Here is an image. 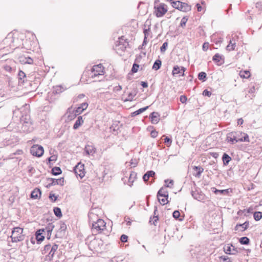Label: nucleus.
Listing matches in <instances>:
<instances>
[{
    "label": "nucleus",
    "instance_id": "1",
    "mask_svg": "<svg viewBox=\"0 0 262 262\" xmlns=\"http://www.w3.org/2000/svg\"><path fill=\"white\" fill-rule=\"evenodd\" d=\"M105 222L102 219H98L96 222H94L92 225V232L93 234H97L101 233L105 229Z\"/></svg>",
    "mask_w": 262,
    "mask_h": 262
},
{
    "label": "nucleus",
    "instance_id": "2",
    "mask_svg": "<svg viewBox=\"0 0 262 262\" xmlns=\"http://www.w3.org/2000/svg\"><path fill=\"white\" fill-rule=\"evenodd\" d=\"M23 228L18 227L14 228L11 236L12 242L17 243L23 241L25 238V235L23 234Z\"/></svg>",
    "mask_w": 262,
    "mask_h": 262
},
{
    "label": "nucleus",
    "instance_id": "3",
    "mask_svg": "<svg viewBox=\"0 0 262 262\" xmlns=\"http://www.w3.org/2000/svg\"><path fill=\"white\" fill-rule=\"evenodd\" d=\"M171 6L180 11L183 12H188L191 10V7L188 4L185 3H183L180 1H172L171 2Z\"/></svg>",
    "mask_w": 262,
    "mask_h": 262
},
{
    "label": "nucleus",
    "instance_id": "4",
    "mask_svg": "<svg viewBox=\"0 0 262 262\" xmlns=\"http://www.w3.org/2000/svg\"><path fill=\"white\" fill-rule=\"evenodd\" d=\"M242 135V132H233L227 135V139L228 142H231L232 144H235L238 142H242L241 136Z\"/></svg>",
    "mask_w": 262,
    "mask_h": 262
},
{
    "label": "nucleus",
    "instance_id": "5",
    "mask_svg": "<svg viewBox=\"0 0 262 262\" xmlns=\"http://www.w3.org/2000/svg\"><path fill=\"white\" fill-rule=\"evenodd\" d=\"M91 72L93 73L92 78H95L97 76H102L104 74V68L101 64L95 65L93 67Z\"/></svg>",
    "mask_w": 262,
    "mask_h": 262
},
{
    "label": "nucleus",
    "instance_id": "6",
    "mask_svg": "<svg viewBox=\"0 0 262 262\" xmlns=\"http://www.w3.org/2000/svg\"><path fill=\"white\" fill-rule=\"evenodd\" d=\"M156 15L160 17L163 16L167 11V6L163 3H161L157 6H155Z\"/></svg>",
    "mask_w": 262,
    "mask_h": 262
},
{
    "label": "nucleus",
    "instance_id": "7",
    "mask_svg": "<svg viewBox=\"0 0 262 262\" xmlns=\"http://www.w3.org/2000/svg\"><path fill=\"white\" fill-rule=\"evenodd\" d=\"M31 154L34 156L40 157L43 154V148L38 145H34L30 149Z\"/></svg>",
    "mask_w": 262,
    "mask_h": 262
},
{
    "label": "nucleus",
    "instance_id": "8",
    "mask_svg": "<svg viewBox=\"0 0 262 262\" xmlns=\"http://www.w3.org/2000/svg\"><path fill=\"white\" fill-rule=\"evenodd\" d=\"M186 71V68L183 67H179L178 66H174L173 68L172 74L175 77H180L181 76L184 75V72Z\"/></svg>",
    "mask_w": 262,
    "mask_h": 262
},
{
    "label": "nucleus",
    "instance_id": "9",
    "mask_svg": "<svg viewBox=\"0 0 262 262\" xmlns=\"http://www.w3.org/2000/svg\"><path fill=\"white\" fill-rule=\"evenodd\" d=\"M84 164L81 163H78L74 168V171L76 175L78 176L80 178H82L84 176Z\"/></svg>",
    "mask_w": 262,
    "mask_h": 262
},
{
    "label": "nucleus",
    "instance_id": "10",
    "mask_svg": "<svg viewBox=\"0 0 262 262\" xmlns=\"http://www.w3.org/2000/svg\"><path fill=\"white\" fill-rule=\"evenodd\" d=\"M45 230L42 229H38L36 231L35 233L36 235V239L37 241V244H40L42 241H43L45 239V236L43 235L45 234Z\"/></svg>",
    "mask_w": 262,
    "mask_h": 262
},
{
    "label": "nucleus",
    "instance_id": "11",
    "mask_svg": "<svg viewBox=\"0 0 262 262\" xmlns=\"http://www.w3.org/2000/svg\"><path fill=\"white\" fill-rule=\"evenodd\" d=\"M124 38V37L123 36L119 37V41H118V43L116 45V46H118L122 51H124L126 49L127 46L128 45V42L126 41Z\"/></svg>",
    "mask_w": 262,
    "mask_h": 262
},
{
    "label": "nucleus",
    "instance_id": "12",
    "mask_svg": "<svg viewBox=\"0 0 262 262\" xmlns=\"http://www.w3.org/2000/svg\"><path fill=\"white\" fill-rule=\"evenodd\" d=\"M152 124H157L160 120V114L158 112H154L149 116Z\"/></svg>",
    "mask_w": 262,
    "mask_h": 262
},
{
    "label": "nucleus",
    "instance_id": "13",
    "mask_svg": "<svg viewBox=\"0 0 262 262\" xmlns=\"http://www.w3.org/2000/svg\"><path fill=\"white\" fill-rule=\"evenodd\" d=\"M249 226V222L246 221L243 224H237L234 228L235 231H244L246 230Z\"/></svg>",
    "mask_w": 262,
    "mask_h": 262
},
{
    "label": "nucleus",
    "instance_id": "14",
    "mask_svg": "<svg viewBox=\"0 0 262 262\" xmlns=\"http://www.w3.org/2000/svg\"><path fill=\"white\" fill-rule=\"evenodd\" d=\"M88 104L87 103H82L81 104L80 106H78L75 111L74 116L75 117L82 113V112L88 107Z\"/></svg>",
    "mask_w": 262,
    "mask_h": 262
},
{
    "label": "nucleus",
    "instance_id": "15",
    "mask_svg": "<svg viewBox=\"0 0 262 262\" xmlns=\"http://www.w3.org/2000/svg\"><path fill=\"white\" fill-rule=\"evenodd\" d=\"M224 251L226 254H235L237 251L234 248V247L231 245L230 246H225L224 248Z\"/></svg>",
    "mask_w": 262,
    "mask_h": 262
},
{
    "label": "nucleus",
    "instance_id": "16",
    "mask_svg": "<svg viewBox=\"0 0 262 262\" xmlns=\"http://www.w3.org/2000/svg\"><path fill=\"white\" fill-rule=\"evenodd\" d=\"M54 228V226L53 225V224L50 223L45 228H43L45 230V234H46V233L47 234V238L49 239L50 238L52 231L53 230Z\"/></svg>",
    "mask_w": 262,
    "mask_h": 262
},
{
    "label": "nucleus",
    "instance_id": "17",
    "mask_svg": "<svg viewBox=\"0 0 262 262\" xmlns=\"http://www.w3.org/2000/svg\"><path fill=\"white\" fill-rule=\"evenodd\" d=\"M84 151L87 155H93L96 152V148L92 145H86L84 148Z\"/></svg>",
    "mask_w": 262,
    "mask_h": 262
},
{
    "label": "nucleus",
    "instance_id": "18",
    "mask_svg": "<svg viewBox=\"0 0 262 262\" xmlns=\"http://www.w3.org/2000/svg\"><path fill=\"white\" fill-rule=\"evenodd\" d=\"M49 181H51V185H60L61 186H63L64 185V179L63 178H61L58 179H53V178H49L48 179Z\"/></svg>",
    "mask_w": 262,
    "mask_h": 262
},
{
    "label": "nucleus",
    "instance_id": "19",
    "mask_svg": "<svg viewBox=\"0 0 262 262\" xmlns=\"http://www.w3.org/2000/svg\"><path fill=\"white\" fill-rule=\"evenodd\" d=\"M159 197H163V198H168V192L166 189L164 187H162L158 191L157 193V198Z\"/></svg>",
    "mask_w": 262,
    "mask_h": 262
},
{
    "label": "nucleus",
    "instance_id": "20",
    "mask_svg": "<svg viewBox=\"0 0 262 262\" xmlns=\"http://www.w3.org/2000/svg\"><path fill=\"white\" fill-rule=\"evenodd\" d=\"M41 190L38 188L34 189L31 193V198L33 199H37L40 198L41 196Z\"/></svg>",
    "mask_w": 262,
    "mask_h": 262
},
{
    "label": "nucleus",
    "instance_id": "21",
    "mask_svg": "<svg viewBox=\"0 0 262 262\" xmlns=\"http://www.w3.org/2000/svg\"><path fill=\"white\" fill-rule=\"evenodd\" d=\"M155 175V172L152 170H149L146 172L143 177V179L145 182H147L150 177H154Z\"/></svg>",
    "mask_w": 262,
    "mask_h": 262
},
{
    "label": "nucleus",
    "instance_id": "22",
    "mask_svg": "<svg viewBox=\"0 0 262 262\" xmlns=\"http://www.w3.org/2000/svg\"><path fill=\"white\" fill-rule=\"evenodd\" d=\"M20 122L21 123H27V124H32V121L30 119V117L29 115H26L25 116H23L20 118Z\"/></svg>",
    "mask_w": 262,
    "mask_h": 262
},
{
    "label": "nucleus",
    "instance_id": "23",
    "mask_svg": "<svg viewBox=\"0 0 262 262\" xmlns=\"http://www.w3.org/2000/svg\"><path fill=\"white\" fill-rule=\"evenodd\" d=\"M58 247V246L56 244L53 245L51 247L48 255L50 258V260L52 259V258H53L55 252L57 251Z\"/></svg>",
    "mask_w": 262,
    "mask_h": 262
},
{
    "label": "nucleus",
    "instance_id": "24",
    "mask_svg": "<svg viewBox=\"0 0 262 262\" xmlns=\"http://www.w3.org/2000/svg\"><path fill=\"white\" fill-rule=\"evenodd\" d=\"M83 123V120L82 119V116H78L77 120L75 122L73 125V128L74 129H77L80 126L82 125Z\"/></svg>",
    "mask_w": 262,
    "mask_h": 262
},
{
    "label": "nucleus",
    "instance_id": "25",
    "mask_svg": "<svg viewBox=\"0 0 262 262\" xmlns=\"http://www.w3.org/2000/svg\"><path fill=\"white\" fill-rule=\"evenodd\" d=\"M193 169L196 171L195 174H194V176L196 177L200 178L201 175V173L203 172L204 169L201 166H194L193 167Z\"/></svg>",
    "mask_w": 262,
    "mask_h": 262
},
{
    "label": "nucleus",
    "instance_id": "26",
    "mask_svg": "<svg viewBox=\"0 0 262 262\" xmlns=\"http://www.w3.org/2000/svg\"><path fill=\"white\" fill-rule=\"evenodd\" d=\"M21 129L24 132H30L32 130V124H27V123H21Z\"/></svg>",
    "mask_w": 262,
    "mask_h": 262
},
{
    "label": "nucleus",
    "instance_id": "27",
    "mask_svg": "<svg viewBox=\"0 0 262 262\" xmlns=\"http://www.w3.org/2000/svg\"><path fill=\"white\" fill-rule=\"evenodd\" d=\"M222 160L223 161V163L225 165H227L229 164V162L231 161V157L226 153H224L222 157Z\"/></svg>",
    "mask_w": 262,
    "mask_h": 262
},
{
    "label": "nucleus",
    "instance_id": "28",
    "mask_svg": "<svg viewBox=\"0 0 262 262\" xmlns=\"http://www.w3.org/2000/svg\"><path fill=\"white\" fill-rule=\"evenodd\" d=\"M239 75L240 77L242 78H248L250 77V73L249 71H241Z\"/></svg>",
    "mask_w": 262,
    "mask_h": 262
},
{
    "label": "nucleus",
    "instance_id": "29",
    "mask_svg": "<svg viewBox=\"0 0 262 262\" xmlns=\"http://www.w3.org/2000/svg\"><path fill=\"white\" fill-rule=\"evenodd\" d=\"M62 171L60 167H54L52 169V173L54 176H57L61 174Z\"/></svg>",
    "mask_w": 262,
    "mask_h": 262
},
{
    "label": "nucleus",
    "instance_id": "30",
    "mask_svg": "<svg viewBox=\"0 0 262 262\" xmlns=\"http://www.w3.org/2000/svg\"><path fill=\"white\" fill-rule=\"evenodd\" d=\"M161 64H162V62L160 60H159V59L156 60L154 63V65L152 66V69L155 70H159L161 66Z\"/></svg>",
    "mask_w": 262,
    "mask_h": 262
},
{
    "label": "nucleus",
    "instance_id": "31",
    "mask_svg": "<svg viewBox=\"0 0 262 262\" xmlns=\"http://www.w3.org/2000/svg\"><path fill=\"white\" fill-rule=\"evenodd\" d=\"M54 213L55 215L58 217H61L62 216V212L60 208L56 207L53 209Z\"/></svg>",
    "mask_w": 262,
    "mask_h": 262
},
{
    "label": "nucleus",
    "instance_id": "32",
    "mask_svg": "<svg viewBox=\"0 0 262 262\" xmlns=\"http://www.w3.org/2000/svg\"><path fill=\"white\" fill-rule=\"evenodd\" d=\"M236 47V43H232V41L230 40L229 43L226 47V50L228 51H233L235 49V47Z\"/></svg>",
    "mask_w": 262,
    "mask_h": 262
},
{
    "label": "nucleus",
    "instance_id": "33",
    "mask_svg": "<svg viewBox=\"0 0 262 262\" xmlns=\"http://www.w3.org/2000/svg\"><path fill=\"white\" fill-rule=\"evenodd\" d=\"M148 108V106H146V107H143V108H141L139 110H138L137 111L133 112L132 113V115L133 116H137L138 115H139L141 113L144 112V111H145L147 108Z\"/></svg>",
    "mask_w": 262,
    "mask_h": 262
},
{
    "label": "nucleus",
    "instance_id": "34",
    "mask_svg": "<svg viewBox=\"0 0 262 262\" xmlns=\"http://www.w3.org/2000/svg\"><path fill=\"white\" fill-rule=\"evenodd\" d=\"M239 242L242 245H248L250 243V239L247 237L244 236L240 238Z\"/></svg>",
    "mask_w": 262,
    "mask_h": 262
},
{
    "label": "nucleus",
    "instance_id": "35",
    "mask_svg": "<svg viewBox=\"0 0 262 262\" xmlns=\"http://www.w3.org/2000/svg\"><path fill=\"white\" fill-rule=\"evenodd\" d=\"M222 59L223 56L218 53L215 54L212 58V60L217 63L220 62Z\"/></svg>",
    "mask_w": 262,
    "mask_h": 262
},
{
    "label": "nucleus",
    "instance_id": "36",
    "mask_svg": "<svg viewBox=\"0 0 262 262\" xmlns=\"http://www.w3.org/2000/svg\"><path fill=\"white\" fill-rule=\"evenodd\" d=\"M110 262H125L122 256H115L113 257Z\"/></svg>",
    "mask_w": 262,
    "mask_h": 262
},
{
    "label": "nucleus",
    "instance_id": "37",
    "mask_svg": "<svg viewBox=\"0 0 262 262\" xmlns=\"http://www.w3.org/2000/svg\"><path fill=\"white\" fill-rule=\"evenodd\" d=\"M207 74L204 72H201L198 74V78L200 80L204 81L206 79Z\"/></svg>",
    "mask_w": 262,
    "mask_h": 262
},
{
    "label": "nucleus",
    "instance_id": "38",
    "mask_svg": "<svg viewBox=\"0 0 262 262\" xmlns=\"http://www.w3.org/2000/svg\"><path fill=\"white\" fill-rule=\"evenodd\" d=\"M253 217L256 221H259L262 218V212H255L253 214Z\"/></svg>",
    "mask_w": 262,
    "mask_h": 262
},
{
    "label": "nucleus",
    "instance_id": "39",
    "mask_svg": "<svg viewBox=\"0 0 262 262\" xmlns=\"http://www.w3.org/2000/svg\"><path fill=\"white\" fill-rule=\"evenodd\" d=\"M220 259H223L225 262H232V259L227 256H221Z\"/></svg>",
    "mask_w": 262,
    "mask_h": 262
},
{
    "label": "nucleus",
    "instance_id": "40",
    "mask_svg": "<svg viewBox=\"0 0 262 262\" xmlns=\"http://www.w3.org/2000/svg\"><path fill=\"white\" fill-rule=\"evenodd\" d=\"M241 139L242 140V142L249 141V136L247 134L242 133V135L241 136Z\"/></svg>",
    "mask_w": 262,
    "mask_h": 262
},
{
    "label": "nucleus",
    "instance_id": "41",
    "mask_svg": "<svg viewBox=\"0 0 262 262\" xmlns=\"http://www.w3.org/2000/svg\"><path fill=\"white\" fill-rule=\"evenodd\" d=\"M167 199L168 198H164L163 199H161L160 197L158 198L159 202L162 205H164L168 202V201H167Z\"/></svg>",
    "mask_w": 262,
    "mask_h": 262
},
{
    "label": "nucleus",
    "instance_id": "42",
    "mask_svg": "<svg viewBox=\"0 0 262 262\" xmlns=\"http://www.w3.org/2000/svg\"><path fill=\"white\" fill-rule=\"evenodd\" d=\"M213 189H215V190L214 191V192L216 194H217V193H220L221 194H226L228 192V189L218 190V189H215L214 188H213Z\"/></svg>",
    "mask_w": 262,
    "mask_h": 262
},
{
    "label": "nucleus",
    "instance_id": "43",
    "mask_svg": "<svg viewBox=\"0 0 262 262\" xmlns=\"http://www.w3.org/2000/svg\"><path fill=\"white\" fill-rule=\"evenodd\" d=\"M136 176V173L134 172H132L130 174V176H129V179H128V182L129 183H133L134 181V179L135 178V177Z\"/></svg>",
    "mask_w": 262,
    "mask_h": 262
},
{
    "label": "nucleus",
    "instance_id": "44",
    "mask_svg": "<svg viewBox=\"0 0 262 262\" xmlns=\"http://www.w3.org/2000/svg\"><path fill=\"white\" fill-rule=\"evenodd\" d=\"M139 68V65L138 64L134 63L133 65L131 71L134 73H136V72H137Z\"/></svg>",
    "mask_w": 262,
    "mask_h": 262
},
{
    "label": "nucleus",
    "instance_id": "45",
    "mask_svg": "<svg viewBox=\"0 0 262 262\" xmlns=\"http://www.w3.org/2000/svg\"><path fill=\"white\" fill-rule=\"evenodd\" d=\"M168 46V43L167 42H165L163 43L162 46L160 48V51L162 53H164Z\"/></svg>",
    "mask_w": 262,
    "mask_h": 262
},
{
    "label": "nucleus",
    "instance_id": "46",
    "mask_svg": "<svg viewBox=\"0 0 262 262\" xmlns=\"http://www.w3.org/2000/svg\"><path fill=\"white\" fill-rule=\"evenodd\" d=\"M187 20L188 18L186 17H183L181 20L180 26L182 27H185Z\"/></svg>",
    "mask_w": 262,
    "mask_h": 262
},
{
    "label": "nucleus",
    "instance_id": "47",
    "mask_svg": "<svg viewBox=\"0 0 262 262\" xmlns=\"http://www.w3.org/2000/svg\"><path fill=\"white\" fill-rule=\"evenodd\" d=\"M18 78L20 80H23L26 77V74L22 71H19L18 74Z\"/></svg>",
    "mask_w": 262,
    "mask_h": 262
},
{
    "label": "nucleus",
    "instance_id": "48",
    "mask_svg": "<svg viewBox=\"0 0 262 262\" xmlns=\"http://www.w3.org/2000/svg\"><path fill=\"white\" fill-rule=\"evenodd\" d=\"M67 229V226L64 223H62L60 224V229H59V232H61L62 231H65V230Z\"/></svg>",
    "mask_w": 262,
    "mask_h": 262
},
{
    "label": "nucleus",
    "instance_id": "49",
    "mask_svg": "<svg viewBox=\"0 0 262 262\" xmlns=\"http://www.w3.org/2000/svg\"><path fill=\"white\" fill-rule=\"evenodd\" d=\"M173 217L176 219H178L180 216V213L178 210H176L173 212Z\"/></svg>",
    "mask_w": 262,
    "mask_h": 262
},
{
    "label": "nucleus",
    "instance_id": "50",
    "mask_svg": "<svg viewBox=\"0 0 262 262\" xmlns=\"http://www.w3.org/2000/svg\"><path fill=\"white\" fill-rule=\"evenodd\" d=\"M128 236L125 234H122L120 237V240L123 243H126L127 241Z\"/></svg>",
    "mask_w": 262,
    "mask_h": 262
},
{
    "label": "nucleus",
    "instance_id": "51",
    "mask_svg": "<svg viewBox=\"0 0 262 262\" xmlns=\"http://www.w3.org/2000/svg\"><path fill=\"white\" fill-rule=\"evenodd\" d=\"M135 95L136 94L133 95L132 93H129L128 95V98L126 99L125 101H132Z\"/></svg>",
    "mask_w": 262,
    "mask_h": 262
},
{
    "label": "nucleus",
    "instance_id": "52",
    "mask_svg": "<svg viewBox=\"0 0 262 262\" xmlns=\"http://www.w3.org/2000/svg\"><path fill=\"white\" fill-rule=\"evenodd\" d=\"M187 98L185 95L180 96V100L182 103H185L187 101Z\"/></svg>",
    "mask_w": 262,
    "mask_h": 262
},
{
    "label": "nucleus",
    "instance_id": "53",
    "mask_svg": "<svg viewBox=\"0 0 262 262\" xmlns=\"http://www.w3.org/2000/svg\"><path fill=\"white\" fill-rule=\"evenodd\" d=\"M164 142L166 143L167 145L168 144V146H169L170 145H171L172 141L169 137H166L164 139Z\"/></svg>",
    "mask_w": 262,
    "mask_h": 262
},
{
    "label": "nucleus",
    "instance_id": "54",
    "mask_svg": "<svg viewBox=\"0 0 262 262\" xmlns=\"http://www.w3.org/2000/svg\"><path fill=\"white\" fill-rule=\"evenodd\" d=\"M49 198L51 199L53 202H55L57 199V196L55 195V194L50 193L49 195Z\"/></svg>",
    "mask_w": 262,
    "mask_h": 262
},
{
    "label": "nucleus",
    "instance_id": "55",
    "mask_svg": "<svg viewBox=\"0 0 262 262\" xmlns=\"http://www.w3.org/2000/svg\"><path fill=\"white\" fill-rule=\"evenodd\" d=\"M203 95L205 96L210 97L211 95V92L207 90H205L203 92Z\"/></svg>",
    "mask_w": 262,
    "mask_h": 262
},
{
    "label": "nucleus",
    "instance_id": "56",
    "mask_svg": "<svg viewBox=\"0 0 262 262\" xmlns=\"http://www.w3.org/2000/svg\"><path fill=\"white\" fill-rule=\"evenodd\" d=\"M25 59L26 60V61H24L25 63L32 64L33 63V59L31 58H25Z\"/></svg>",
    "mask_w": 262,
    "mask_h": 262
},
{
    "label": "nucleus",
    "instance_id": "57",
    "mask_svg": "<svg viewBox=\"0 0 262 262\" xmlns=\"http://www.w3.org/2000/svg\"><path fill=\"white\" fill-rule=\"evenodd\" d=\"M255 7L259 11H261L262 9V4L260 2L257 3L255 4Z\"/></svg>",
    "mask_w": 262,
    "mask_h": 262
},
{
    "label": "nucleus",
    "instance_id": "58",
    "mask_svg": "<svg viewBox=\"0 0 262 262\" xmlns=\"http://www.w3.org/2000/svg\"><path fill=\"white\" fill-rule=\"evenodd\" d=\"M56 160H57V156L55 155L52 156L48 158V160H49V162H50L51 161H55Z\"/></svg>",
    "mask_w": 262,
    "mask_h": 262
},
{
    "label": "nucleus",
    "instance_id": "59",
    "mask_svg": "<svg viewBox=\"0 0 262 262\" xmlns=\"http://www.w3.org/2000/svg\"><path fill=\"white\" fill-rule=\"evenodd\" d=\"M50 249H51V245L49 244L46 245L44 247V249L43 250V251H45L44 253H45L47 251H49ZM42 253H43V252Z\"/></svg>",
    "mask_w": 262,
    "mask_h": 262
},
{
    "label": "nucleus",
    "instance_id": "60",
    "mask_svg": "<svg viewBox=\"0 0 262 262\" xmlns=\"http://www.w3.org/2000/svg\"><path fill=\"white\" fill-rule=\"evenodd\" d=\"M173 185V181L171 180L169 181V183L165 185L166 187L171 188Z\"/></svg>",
    "mask_w": 262,
    "mask_h": 262
},
{
    "label": "nucleus",
    "instance_id": "61",
    "mask_svg": "<svg viewBox=\"0 0 262 262\" xmlns=\"http://www.w3.org/2000/svg\"><path fill=\"white\" fill-rule=\"evenodd\" d=\"M151 137L156 138L158 135V132L156 130H152L150 133Z\"/></svg>",
    "mask_w": 262,
    "mask_h": 262
},
{
    "label": "nucleus",
    "instance_id": "62",
    "mask_svg": "<svg viewBox=\"0 0 262 262\" xmlns=\"http://www.w3.org/2000/svg\"><path fill=\"white\" fill-rule=\"evenodd\" d=\"M149 30H150L149 28L145 29L144 30L143 32H144V36H146V37H147V36H148V35L149 34Z\"/></svg>",
    "mask_w": 262,
    "mask_h": 262
},
{
    "label": "nucleus",
    "instance_id": "63",
    "mask_svg": "<svg viewBox=\"0 0 262 262\" xmlns=\"http://www.w3.org/2000/svg\"><path fill=\"white\" fill-rule=\"evenodd\" d=\"M208 48V43H204L203 45V50L204 51H207Z\"/></svg>",
    "mask_w": 262,
    "mask_h": 262
},
{
    "label": "nucleus",
    "instance_id": "64",
    "mask_svg": "<svg viewBox=\"0 0 262 262\" xmlns=\"http://www.w3.org/2000/svg\"><path fill=\"white\" fill-rule=\"evenodd\" d=\"M4 69L7 71L10 72L12 70V68L9 66H4Z\"/></svg>",
    "mask_w": 262,
    "mask_h": 262
}]
</instances>
